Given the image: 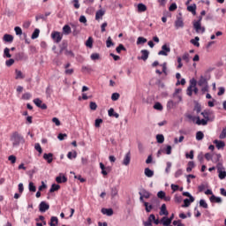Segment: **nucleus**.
<instances>
[{
    "instance_id": "f257e3e1",
    "label": "nucleus",
    "mask_w": 226,
    "mask_h": 226,
    "mask_svg": "<svg viewBox=\"0 0 226 226\" xmlns=\"http://www.w3.org/2000/svg\"><path fill=\"white\" fill-rule=\"evenodd\" d=\"M11 140L12 142L13 147H17L18 146H20V143L26 142L24 137L20 133H19V132H14L11 134Z\"/></svg>"
},
{
    "instance_id": "f03ea898",
    "label": "nucleus",
    "mask_w": 226,
    "mask_h": 226,
    "mask_svg": "<svg viewBox=\"0 0 226 226\" xmlns=\"http://www.w3.org/2000/svg\"><path fill=\"white\" fill-rule=\"evenodd\" d=\"M197 81L195 79H192L190 81V86L187 88V94L188 96H192L193 93L197 94L199 93V88H197Z\"/></svg>"
},
{
    "instance_id": "7ed1b4c3",
    "label": "nucleus",
    "mask_w": 226,
    "mask_h": 226,
    "mask_svg": "<svg viewBox=\"0 0 226 226\" xmlns=\"http://www.w3.org/2000/svg\"><path fill=\"white\" fill-rule=\"evenodd\" d=\"M201 116H203L204 119L207 121H214L215 120V114L211 110H204L201 112Z\"/></svg>"
},
{
    "instance_id": "20e7f679",
    "label": "nucleus",
    "mask_w": 226,
    "mask_h": 226,
    "mask_svg": "<svg viewBox=\"0 0 226 226\" xmlns=\"http://www.w3.org/2000/svg\"><path fill=\"white\" fill-rule=\"evenodd\" d=\"M51 38L55 43H60L61 40H63V34L59 32H53L51 34Z\"/></svg>"
},
{
    "instance_id": "39448f33",
    "label": "nucleus",
    "mask_w": 226,
    "mask_h": 226,
    "mask_svg": "<svg viewBox=\"0 0 226 226\" xmlns=\"http://www.w3.org/2000/svg\"><path fill=\"white\" fill-rule=\"evenodd\" d=\"M193 27L196 33H206V27L202 26V24L200 22H193Z\"/></svg>"
},
{
    "instance_id": "423d86ee",
    "label": "nucleus",
    "mask_w": 226,
    "mask_h": 226,
    "mask_svg": "<svg viewBox=\"0 0 226 226\" xmlns=\"http://www.w3.org/2000/svg\"><path fill=\"white\" fill-rule=\"evenodd\" d=\"M169 52H170V47H169L167 44H164L162 46V50L158 52V56H169Z\"/></svg>"
},
{
    "instance_id": "0eeeda50",
    "label": "nucleus",
    "mask_w": 226,
    "mask_h": 226,
    "mask_svg": "<svg viewBox=\"0 0 226 226\" xmlns=\"http://www.w3.org/2000/svg\"><path fill=\"white\" fill-rule=\"evenodd\" d=\"M49 209H50V205H49L47 202L45 201H41L39 205V211L41 213H45L46 211H49Z\"/></svg>"
},
{
    "instance_id": "6e6552de",
    "label": "nucleus",
    "mask_w": 226,
    "mask_h": 226,
    "mask_svg": "<svg viewBox=\"0 0 226 226\" xmlns=\"http://www.w3.org/2000/svg\"><path fill=\"white\" fill-rule=\"evenodd\" d=\"M34 105H36V107H39V109H42V110H46L47 109V104L43 103V102L40 100V98L34 99Z\"/></svg>"
},
{
    "instance_id": "1a4fd4ad",
    "label": "nucleus",
    "mask_w": 226,
    "mask_h": 226,
    "mask_svg": "<svg viewBox=\"0 0 226 226\" xmlns=\"http://www.w3.org/2000/svg\"><path fill=\"white\" fill-rule=\"evenodd\" d=\"M131 160H132V154H131L130 152H128V153L125 154V156H124V160H123V165H125V166L130 165Z\"/></svg>"
},
{
    "instance_id": "9d476101",
    "label": "nucleus",
    "mask_w": 226,
    "mask_h": 226,
    "mask_svg": "<svg viewBox=\"0 0 226 226\" xmlns=\"http://www.w3.org/2000/svg\"><path fill=\"white\" fill-rule=\"evenodd\" d=\"M149 57V51L147 49L141 50V56L138 57V59H142V61H147Z\"/></svg>"
},
{
    "instance_id": "9b49d317",
    "label": "nucleus",
    "mask_w": 226,
    "mask_h": 226,
    "mask_svg": "<svg viewBox=\"0 0 226 226\" xmlns=\"http://www.w3.org/2000/svg\"><path fill=\"white\" fill-rule=\"evenodd\" d=\"M176 29H179V27H185V22H183V18H177L175 21Z\"/></svg>"
},
{
    "instance_id": "f8f14e48",
    "label": "nucleus",
    "mask_w": 226,
    "mask_h": 226,
    "mask_svg": "<svg viewBox=\"0 0 226 226\" xmlns=\"http://www.w3.org/2000/svg\"><path fill=\"white\" fill-rule=\"evenodd\" d=\"M101 212L106 216H112L114 215V210L112 208H102Z\"/></svg>"
},
{
    "instance_id": "ddd939ff",
    "label": "nucleus",
    "mask_w": 226,
    "mask_h": 226,
    "mask_svg": "<svg viewBox=\"0 0 226 226\" xmlns=\"http://www.w3.org/2000/svg\"><path fill=\"white\" fill-rule=\"evenodd\" d=\"M214 144H215V147L218 149H223L225 147V142L222 140L215 139L214 140Z\"/></svg>"
},
{
    "instance_id": "4468645a",
    "label": "nucleus",
    "mask_w": 226,
    "mask_h": 226,
    "mask_svg": "<svg viewBox=\"0 0 226 226\" xmlns=\"http://www.w3.org/2000/svg\"><path fill=\"white\" fill-rule=\"evenodd\" d=\"M187 10L192 13V15H197V4H193L187 7Z\"/></svg>"
},
{
    "instance_id": "2eb2a0df",
    "label": "nucleus",
    "mask_w": 226,
    "mask_h": 226,
    "mask_svg": "<svg viewBox=\"0 0 226 226\" xmlns=\"http://www.w3.org/2000/svg\"><path fill=\"white\" fill-rule=\"evenodd\" d=\"M103 15H105V11L99 10L95 13V20H100V19H103Z\"/></svg>"
},
{
    "instance_id": "dca6fc26",
    "label": "nucleus",
    "mask_w": 226,
    "mask_h": 226,
    "mask_svg": "<svg viewBox=\"0 0 226 226\" xmlns=\"http://www.w3.org/2000/svg\"><path fill=\"white\" fill-rule=\"evenodd\" d=\"M4 41L7 43H11L13 41V35L5 34L3 38Z\"/></svg>"
},
{
    "instance_id": "f3484780",
    "label": "nucleus",
    "mask_w": 226,
    "mask_h": 226,
    "mask_svg": "<svg viewBox=\"0 0 226 226\" xmlns=\"http://www.w3.org/2000/svg\"><path fill=\"white\" fill-rule=\"evenodd\" d=\"M160 215H164V216H169V211H167V205L165 204L162 205Z\"/></svg>"
},
{
    "instance_id": "a211bd4d",
    "label": "nucleus",
    "mask_w": 226,
    "mask_h": 226,
    "mask_svg": "<svg viewBox=\"0 0 226 226\" xmlns=\"http://www.w3.org/2000/svg\"><path fill=\"white\" fill-rule=\"evenodd\" d=\"M138 11L139 13H143L144 11H147V6L144 4H138Z\"/></svg>"
},
{
    "instance_id": "6ab92c4d",
    "label": "nucleus",
    "mask_w": 226,
    "mask_h": 226,
    "mask_svg": "<svg viewBox=\"0 0 226 226\" xmlns=\"http://www.w3.org/2000/svg\"><path fill=\"white\" fill-rule=\"evenodd\" d=\"M210 202H216V204H222V198L216 197L215 194H212L210 197Z\"/></svg>"
},
{
    "instance_id": "aec40b11",
    "label": "nucleus",
    "mask_w": 226,
    "mask_h": 226,
    "mask_svg": "<svg viewBox=\"0 0 226 226\" xmlns=\"http://www.w3.org/2000/svg\"><path fill=\"white\" fill-rule=\"evenodd\" d=\"M208 120H206V118L200 119V117H197V121H196V124H198L199 126H200V124H202V126H206V124H207Z\"/></svg>"
},
{
    "instance_id": "412c9836",
    "label": "nucleus",
    "mask_w": 226,
    "mask_h": 226,
    "mask_svg": "<svg viewBox=\"0 0 226 226\" xmlns=\"http://www.w3.org/2000/svg\"><path fill=\"white\" fill-rule=\"evenodd\" d=\"M57 223H59V219H57L56 216H52L50 218L49 225L50 226H57Z\"/></svg>"
},
{
    "instance_id": "4be33fe9",
    "label": "nucleus",
    "mask_w": 226,
    "mask_h": 226,
    "mask_svg": "<svg viewBox=\"0 0 226 226\" xmlns=\"http://www.w3.org/2000/svg\"><path fill=\"white\" fill-rule=\"evenodd\" d=\"M145 176L147 177H153V176H154V171H153L151 169L149 168H146L145 169Z\"/></svg>"
},
{
    "instance_id": "5701e85b",
    "label": "nucleus",
    "mask_w": 226,
    "mask_h": 226,
    "mask_svg": "<svg viewBox=\"0 0 226 226\" xmlns=\"http://www.w3.org/2000/svg\"><path fill=\"white\" fill-rule=\"evenodd\" d=\"M198 86H207V79L204 78V76H200V79L198 81Z\"/></svg>"
},
{
    "instance_id": "b1692460",
    "label": "nucleus",
    "mask_w": 226,
    "mask_h": 226,
    "mask_svg": "<svg viewBox=\"0 0 226 226\" xmlns=\"http://www.w3.org/2000/svg\"><path fill=\"white\" fill-rule=\"evenodd\" d=\"M52 156H54L52 153L43 154V158L44 160H47L48 163H52V160H53Z\"/></svg>"
},
{
    "instance_id": "393cba45",
    "label": "nucleus",
    "mask_w": 226,
    "mask_h": 226,
    "mask_svg": "<svg viewBox=\"0 0 226 226\" xmlns=\"http://www.w3.org/2000/svg\"><path fill=\"white\" fill-rule=\"evenodd\" d=\"M195 168V162L193 161H190L187 164L186 172H192V170Z\"/></svg>"
},
{
    "instance_id": "a878e982",
    "label": "nucleus",
    "mask_w": 226,
    "mask_h": 226,
    "mask_svg": "<svg viewBox=\"0 0 226 226\" xmlns=\"http://www.w3.org/2000/svg\"><path fill=\"white\" fill-rule=\"evenodd\" d=\"M162 225L169 226L170 225V223H172V218L163 217L162 219Z\"/></svg>"
},
{
    "instance_id": "bb28decb",
    "label": "nucleus",
    "mask_w": 226,
    "mask_h": 226,
    "mask_svg": "<svg viewBox=\"0 0 226 226\" xmlns=\"http://www.w3.org/2000/svg\"><path fill=\"white\" fill-rule=\"evenodd\" d=\"M16 77L15 79L18 80L19 79H25L26 76L22 73V71L15 70Z\"/></svg>"
},
{
    "instance_id": "cd10ccee",
    "label": "nucleus",
    "mask_w": 226,
    "mask_h": 226,
    "mask_svg": "<svg viewBox=\"0 0 226 226\" xmlns=\"http://www.w3.org/2000/svg\"><path fill=\"white\" fill-rule=\"evenodd\" d=\"M59 188H61L60 185L53 184L51 185V188L49 189V192L54 193V192H57V190H59Z\"/></svg>"
},
{
    "instance_id": "c85d7f7f",
    "label": "nucleus",
    "mask_w": 226,
    "mask_h": 226,
    "mask_svg": "<svg viewBox=\"0 0 226 226\" xmlns=\"http://www.w3.org/2000/svg\"><path fill=\"white\" fill-rule=\"evenodd\" d=\"M156 140L158 144H163V142H165V137L163 136V134H157Z\"/></svg>"
},
{
    "instance_id": "c756f323",
    "label": "nucleus",
    "mask_w": 226,
    "mask_h": 226,
    "mask_svg": "<svg viewBox=\"0 0 226 226\" xmlns=\"http://www.w3.org/2000/svg\"><path fill=\"white\" fill-rule=\"evenodd\" d=\"M200 40V38L196 36L194 39L191 40V43L194 45V47H200V43L199 42Z\"/></svg>"
},
{
    "instance_id": "7c9ffc66",
    "label": "nucleus",
    "mask_w": 226,
    "mask_h": 226,
    "mask_svg": "<svg viewBox=\"0 0 226 226\" xmlns=\"http://www.w3.org/2000/svg\"><path fill=\"white\" fill-rule=\"evenodd\" d=\"M63 33L64 34H70L72 33V27H70L68 25L64 26Z\"/></svg>"
},
{
    "instance_id": "2f4dec72",
    "label": "nucleus",
    "mask_w": 226,
    "mask_h": 226,
    "mask_svg": "<svg viewBox=\"0 0 226 226\" xmlns=\"http://www.w3.org/2000/svg\"><path fill=\"white\" fill-rule=\"evenodd\" d=\"M56 183H66V181H68V178H66V177H61V176H58L56 177Z\"/></svg>"
},
{
    "instance_id": "473e14b6",
    "label": "nucleus",
    "mask_w": 226,
    "mask_h": 226,
    "mask_svg": "<svg viewBox=\"0 0 226 226\" xmlns=\"http://www.w3.org/2000/svg\"><path fill=\"white\" fill-rule=\"evenodd\" d=\"M118 192H119V191L117 190V188L112 187V188L110 189V195H111V198L114 199V197H117Z\"/></svg>"
},
{
    "instance_id": "72a5a7b5",
    "label": "nucleus",
    "mask_w": 226,
    "mask_h": 226,
    "mask_svg": "<svg viewBox=\"0 0 226 226\" xmlns=\"http://www.w3.org/2000/svg\"><path fill=\"white\" fill-rule=\"evenodd\" d=\"M106 47L108 49H110V47H114V42L112 41V37L111 36L108 37V39L106 41Z\"/></svg>"
},
{
    "instance_id": "f704fd0d",
    "label": "nucleus",
    "mask_w": 226,
    "mask_h": 226,
    "mask_svg": "<svg viewBox=\"0 0 226 226\" xmlns=\"http://www.w3.org/2000/svg\"><path fill=\"white\" fill-rule=\"evenodd\" d=\"M147 42V39H146L144 37H139L137 40V45H142Z\"/></svg>"
},
{
    "instance_id": "c9c22d12",
    "label": "nucleus",
    "mask_w": 226,
    "mask_h": 226,
    "mask_svg": "<svg viewBox=\"0 0 226 226\" xmlns=\"http://www.w3.org/2000/svg\"><path fill=\"white\" fill-rule=\"evenodd\" d=\"M38 36H40V29L35 28V30L32 34V40H36V38H38Z\"/></svg>"
},
{
    "instance_id": "e433bc0d",
    "label": "nucleus",
    "mask_w": 226,
    "mask_h": 226,
    "mask_svg": "<svg viewBox=\"0 0 226 226\" xmlns=\"http://www.w3.org/2000/svg\"><path fill=\"white\" fill-rule=\"evenodd\" d=\"M192 202L193 201H192L190 198L184 200V205H182V207H190V204H192Z\"/></svg>"
},
{
    "instance_id": "4c0bfd02",
    "label": "nucleus",
    "mask_w": 226,
    "mask_h": 226,
    "mask_svg": "<svg viewBox=\"0 0 226 226\" xmlns=\"http://www.w3.org/2000/svg\"><path fill=\"white\" fill-rule=\"evenodd\" d=\"M86 46L89 49H93V37H89L86 41Z\"/></svg>"
},
{
    "instance_id": "58836bf2",
    "label": "nucleus",
    "mask_w": 226,
    "mask_h": 226,
    "mask_svg": "<svg viewBox=\"0 0 226 226\" xmlns=\"http://www.w3.org/2000/svg\"><path fill=\"white\" fill-rule=\"evenodd\" d=\"M139 193L142 194L144 199H149L151 197V193H149V192L143 190L142 192H140Z\"/></svg>"
},
{
    "instance_id": "ea45409f",
    "label": "nucleus",
    "mask_w": 226,
    "mask_h": 226,
    "mask_svg": "<svg viewBox=\"0 0 226 226\" xmlns=\"http://www.w3.org/2000/svg\"><path fill=\"white\" fill-rule=\"evenodd\" d=\"M183 195H184V197H189L191 202H194L195 201V198H193V196H192V194H190V192H184Z\"/></svg>"
},
{
    "instance_id": "a19ab883",
    "label": "nucleus",
    "mask_w": 226,
    "mask_h": 226,
    "mask_svg": "<svg viewBox=\"0 0 226 226\" xmlns=\"http://www.w3.org/2000/svg\"><path fill=\"white\" fill-rule=\"evenodd\" d=\"M219 174V179H225L226 177V171L225 170H222L221 171H217Z\"/></svg>"
},
{
    "instance_id": "79ce46f5",
    "label": "nucleus",
    "mask_w": 226,
    "mask_h": 226,
    "mask_svg": "<svg viewBox=\"0 0 226 226\" xmlns=\"http://www.w3.org/2000/svg\"><path fill=\"white\" fill-rule=\"evenodd\" d=\"M202 139H204V132L199 131V132L196 133V139H197V140H202Z\"/></svg>"
},
{
    "instance_id": "37998d69",
    "label": "nucleus",
    "mask_w": 226,
    "mask_h": 226,
    "mask_svg": "<svg viewBox=\"0 0 226 226\" xmlns=\"http://www.w3.org/2000/svg\"><path fill=\"white\" fill-rule=\"evenodd\" d=\"M154 109L155 110H163V106L162 105V103L156 102V103L154 105Z\"/></svg>"
},
{
    "instance_id": "c03bdc74",
    "label": "nucleus",
    "mask_w": 226,
    "mask_h": 226,
    "mask_svg": "<svg viewBox=\"0 0 226 226\" xmlns=\"http://www.w3.org/2000/svg\"><path fill=\"white\" fill-rule=\"evenodd\" d=\"M67 158H69V160H72V158H77V152H69L67 154Z\"/></svg>"
},
{
    "instance_id": "a18cd8bd",
    "label": "nucleus",
    "mask_w": 226,
    "mask_h": 226,
    "mask_svg": "<svg viewBox=\"0 0 226 226\" xmlns=\"http://www.w3.org/2000/svg\"><path fill=\"white\" fill-rule=\"evenodd\" d=\"M117 54H121V50H126V48L123 44H119L116 49Z\"/></svg>"
},
{
    "instance_id": "49530a36",
    "label": "nucleus",
    "mask_w": 226,
    "mask_h": 226,
    "mask_svg": "<svg viewBox=\"0 0 226 226\" xmlns=\"http://www.w3.org/2000/svg\"><path fill=\"white\" fill-rule=\"evenodd\" d=\"M28 188H29V192H36V186H34V183L33 182L29 183Z\"/></svg>"
},
{
    "instance_id": "de8ad7c7",
    "label": "nucleus",
    "mask_w": 226,
    "mask_h": 226,
    "mask_svg": "<svg viewBox=\"0 0 226 226\" xmlns=\"http://www.w3.org/2000/svg\"><path fill=\"white\" fill-rule=\"evenodd\" d=\"M119 94L118 93H113L111 95V100L113 102H117V100H119Z\"/></svg>"
},
{
    "instance_id": "09e8293b",
    "label": "nucleus",
    "mask_w": 226,
    "mask_h": 226,
    "mask_svg": "<svg viewBox=\"0 0 226 226\" xmlns=\"http://www.w3.org/2000/svg\"><path fill=\"white\" fill-rule=\"evenodd\" d=\"M90 57L92 61H97L98 59H100V54L93 53Z\"/></svg>"
},
{
    "instance_id": "8fccbe9b",
    "label": "nucleus",
    "mask_w": 226,
    "mask_h": 226,
    "mask_svg": "<svg viewBox=\"0 0 226 226\" xmlns=\"http://www.w3.org/2000/svg\"><path fill=\"white\" fill-rule=\"evenodd\" d=\"M163 150L166 154H172V147L170 145H168L166 149Z\"/></svg>"
},
{
    "instance_id": "3c124183",
    "label": "nucleus",
    "mask_w": 226,
    "mask_h": 226,
    "mask_svg": "<svg viewBox=\"0 0 226 226\" xmlns=\"http://www.w3.org/2000/svg\"><path fill=\"white\" fill-rule=\"evenodd\" d=\"M4 56H5V57H8V58L11 57V54H10V49L5 48L4 49Z\"/></svg>"
},
{
    "instance_id": "603ef678",
    "label": "nucleus",
    "mask_w": 226,
    "mask_h": 226,
    "mask_svg": "<svg viewBox=\"0 0 226 226\" xmlns=\"http://www.w3.org/2000/svg\"><path fill=\"white\" fill-rule=\"evenodd\" d=\"M182 59L186 63H190V54L185 53L182 56Z\"/></svg>"
},
{
    "instance_id": "864d4df0",
    "label": "nucleus",
    "mask_w": 226,
    "mask_h": 226,
    "mask_svg": "<svg viewBox=\"0 0 226 226\" xmlns=\"http://www.w3.org/2000/svg\"><path fill=\"white\" fill-rule=\"evenodd\" d=\"M200 207H204V209H207V203L204 200H200Z\"/></svg>"
},
{
    "instance_id": "5fc2aeb1",
    "label": "nucleus",
    "mask_w": 226,
    "mask_h": 226,
    "mask_svg": "<svg viewBox=\"0 0 226 226\" xmlns=\"http://www.w3.org/2000/svg\"><path fill=\"white\" fill-rule=\"evenodd\" d=\"M176 10H177V4H176V3H173L170 4L169 11H176Z\"/></svg>"
},
{
    "instance_id": "6e6d98bb",
    "label": "nucleus",
    "mask_w": 226,
    "mask_h": 226,
    "mask_svg": "<svg viewBox=\"0 0 226 226\" xmlns=\"http://www.w3.org/2000/svg\"><path fill=\"white\" fill-rule=\"evenodd\" d=\"M219 139H226V127L222 129L221 134L219 135Z\"/></svg>"
},
{
    "instance_id": "4d7b16f0",
    "label": "nucleus",
    "mask_w": 226,
    "mask_h": 226,
    "mask_svg": "<svg viewBox=\"0 0 226 226\" xmlns=\"http://www.w3.org/2000/svg\"><path fill=\"white\" fill-rule=\"evenodd\" d=\"M14 31L18 36H20L22 34V28H20V26H16L14 28Z\"/></svg>"
},
{
    "instance_id": "13d9d810",
    "label": "nucleus",
    "mask_w": 226,
    "mask_h": 226,
    "mask_svg": "<svg viewBox=\"0 0 226 226\" xmlns=\"http://www.w3.org/2000/svg\"><path fill=\"white\" fill-rule=\"evenodd\" d=\"M102 123H103V120L102 118H97L94 124L95 128H100V124H102Z\"/></svg>"
},
{
    "instance_id": "bf43d9fd",
    "label": "nucleus",
    "mask_w": 226,
    "mask_h": 226,
    "mask_svg": "<svg viewBox=\"0 0 226 226\" xmlns=\"http://www.w3.org/2000/svg\"><path fill=\"white\" fill-rule=\"evenodd\" d=\"M100 169L101 170H108V172H110V167H105L102 162H100Z\"/></svg>"
},
{
    "instance_id": "052dcab7",
    "label": "nucleus",
    "mask_w": 226,
    "mask_h": 226,
    "mask_svg": "<svg viewBox=\"0 0 226 226\" xmlns=\"http://www.w3.org/2000/svg\"><path fill=\"white\" fill-rule=\"evenodd\" d=\"M52 123H55L56 126H61V121H59V118L57 117H53Z\"/></svg>"
},
{
    "instance_id": "680f3d73",
    "label": "nucleus",
    "mask_w": 226,
    "mask_h": 226,
    "mask_svg": "<svg viewBox=\"0 0 226 226\" xmlns=\"http://www.w3.org/2000/svg\"><path fill=\"white\" fill-rule=\"evenodd\" d=\"M90 109H91V110H96V109H98V105L96 104V102H90Z\"/></svg>"
},
{
    "instance_id": "e2e57ef3",
    "label": "nucleus",
    "mask_w": 226,
    "mask_h": 226,
    "mask_svg": "<svg viewBox=\"0 0 226 226\" xmlns=\"http://www.w3.org/2000/svg\"><path fill=\"white\" fill-rule=\"evenodd\" d=\"M72 4L76 10H79V8H80V4L79 3V0H73Z\"/></svg>"
},
{
    "instance_id": "0e129e2a",
    "label": "nucleus",
    "mask_w": 226,
    "mask_h": 226,
    "mask_svg": "<svg viewBox=\"0 0 226 226\" xmlns=\"http://www.w3.org/2000/svg\"><path fill=\"white\" fill-rule=\"evenodd\" d=\"M34 147L38 151V153H40V154L43 153V150L41 149V146H40V143H36Z\"/></svg>"
},
{
    "instance_id": "69168bd1",
    "label": "nucleus",
    "mask_w": 226,
    "mask_h": 226,
    "mask_svg": "<svg viewBox=\"0 0 226 226\" xmlns=\"http://www.w3.org/2000/svg\"><path fill=\"white\" fill-rule=\"evenodd\" d=\"M66 137H68V135L66 133H59L57 136V139H59L60 140H64V139H66Z\"/></svg>"
},
{
    "instance_id": "338daca9",
    "label": "nucleus",
    "mask_w": 226,
    "mask_h": 226,
    "mask_svg": "<svg viewBox=\"0 0 226 226\" xmlns=\"http://www.w3.org/2000/svg\"><path fill=\"white\" fill-rule=\"evenodd\" d=\"M23 100H30L31 99V94L26 93L22 95Z\"/></svg>"
},
{
    "instance_id": "774afa93",
    "label": "nucleus",
    "mask_w": 226,
    "mask_h": 226,
    "mask_svg": "<svg viewBox=\"0 0 226 226\" xmlns=\"http://www.w3.org/2000/svg\"><path fill=\"white\" fill-rule=\"evenodd\" d=\"M157 197H158L159 199H164V198H165V192L160 191V192L157 193Z\"/></svg>"
}]
</instances>
